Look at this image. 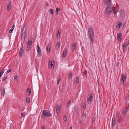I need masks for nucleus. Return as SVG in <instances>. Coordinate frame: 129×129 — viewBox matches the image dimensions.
I'll return each mask as SVG.
<instances>
[{
  "mask_svg": "<svg viewBox=\"0 0 129 129\" xmlns=\"http://www.w3.org/2000/svg\"><path fill=\"white\" fill-rule=\"evenodd\" d=\"M113 13H114V15H115L117 13V12L116 10L115 9H113Z\"/></svg>",
  "mask_w": 129,
  "mask_h": 129,
  "instance_id": "2f4dec72",
  "label": "nucleus"
},
{
  "mask_svg": "<svg viewBox=\"0 0 129 129\" xmlns=\"http://www.w3.org/2000/svg\"><path fill=\"white\" fill-rule=\"evenodd\" d=\"M56 112L57 113H59L60 111V106L59 105H58L57 106H56Z\"/></svg>",
  "mask_w": 129,
  "mask_h": 129,
  "instance_id": "9b49d317",
  "label": "nucleus"
},
{
  "mask_svg": "<svg viewBox=\"0 0 129 129\" xmlns=\"http://www.w3.org/2000/svg\"><path fill=\"white\" fill-rule=\"evenodd\" d=\"M13 29H11L10 30H9V31L8 33H11L12 32L13 30Z\"/></svg>",
  "mask_w": 129,
  "mask_h": 129,
  "instance_id": "ea45409f",
  "label": "nucleus"
},
{
  "mask_svg": "<svg viewBox=\"0 0 129 129\" xmlns=\"http://www.w3.org/2000/svg\"><path fill=\"white\" fill-rule=\"evenodd\" d=\"M15 27V25H13V26H12V27H11V28L14 29V28Z\"/></svg>",
  "mask_w": 129,
  "mask_h": 129,
  "instance_id": "8fccbe9b",
  "label": "nucleus"
},
{
  "mask_svg": "<svg viewBox=\"0 0 129 129\" xmlns=\"http://www.w3.org/2000/svg\"><path fill=\"white\" fill-rule=\"evenodd\" d=\"M127 44L125 43H124L122 44V49H124V48H127Z\"/></svg>",
  "mask_w": 129,
  "mask_h": 129,
  "instance_id": "aec40b11",
  "label": "nucleus"
},
{
  "mask_svg": "<svg viewBox=\"0 0 129 129\" xmlns=\"http://www.w3.org/2000/svg\"><path fill=\"white\" fill-rule=\"evenodd\" d=\"M121 12H123V13H124V11L123 10H121Z\"/></svg>",
  "mask_w": 129,
  "mask_h": 129,
  "instance_id": "864d4df0",
  "label": "nucleus"
},
{
  "mask_svg": "<svg viewBox=\"0 0 129 129\" xmlns=\"http://www.w3.org/2000/svg\"><path fill=\"white\" fill-rule=\"evenodd\" d=\"M122 36V34L121 33H119L117 34V37L118 41H120V42L121 41V40L120 39Z\"/></svg>",
  "mask_w": 129,
  "mask_h": 129,
  "instance_id": "1a4fd4ad",
  "label": "nucleus"
},
{
  "mask_svg": "<svg viewBox=\"0 0 129 129\" xmlns=\"http://www.w3.org/2000/svg\"><path fill=\"white\" fill-rule=\"evenodd\" d=\"M47 6H48V4H47Z\"/></svg>",
  "mask_w": 129,
  "mask_h": 129,
  "instance_id": "0e129e2a",
  "label": "nucleus"
},
{
  "mask_svg": "<svg viewBox=\"0 0 129 129\" xmlns=\"http://www.w3.org/2000/svg\"><path fill=\"white\" fill-rule=\"evenodd\" d=\"M27 48L28 50V51H29L31 50V45H28L27 44Z\"/></svg>",
  "mask_w": 129,
  "mask_h": 129,
  "instance_id": "412c9836",
  "label": "nucleus"
},
{
  "mask_svg": "<svg viewBox=\"0 0 129 129\" xmlns=\"http://www.w3.org/2000/svg\"><path fill=\"white\" fill-rule=\"evenodd\" d=\"M128 45H129V43H128V44H127V46H128Z\"/></svg>",
  "mask_w": 129,
  "mask_h": 129,
  "instance_id": "052dcab7",
  "label": "nucleus"
},
{
  "mask_svg": "<svg viewBox=\"0 0 129 129\" xmlns=\"http://www.w3.org/2000/svg\"><path fill=\"white\" fill-rule=\"evenodd\" d=\"M53 62L52 61V60H50L49 62V64L50 65V64L53 63Z\"/></svg>",
  "mask_w": 129,
  "mask_h": 129,
  "instance_id": "c03bdc74",
  "label": "nucleus"
},
{
  "mask_svg": "<svg viewBox=\"0 0 129 129\" xmlns=\"http://www.w3.org/2000/svg\"><path fill=\"white\" fill-rule=\"evenodd\" d=\"M86 106V103L85 102H84L83 104V109H85V108Z\"/></svg>",
  "mask_w": 129,
  "mask_h": 129,
  "instance_id": "a878e982",
  "label": "nucleus"
},
{
  "mask_svg": "<svg viewBox=\"0 0 129 129\" xmlns=\"http://www.w3.org/2000/svg\"><path fill=\"white\" fill-rule=\"evenodd\" d=\"M107 68V67L106 66V68Z\"/></svg>",
  "mask_w": 129,
  "mask_h": 129,
  "instance_id": "338daca9",
  "label": "nucleus"
},
{
  "mask_svg": "<svg viewBox=\"0 0 129 129\" xmlns=\"http://www.w3.org/2000/svg\"><path fill=\"white\" fill-rule=\"evenodd\" d=\"M126 76L125 74L123 73L121 75V79L120 80V83L122 85L123 84L124 82L126 81Z\"/></svg>",
  "mask_w": 129,
  "mask_h": 129,
  "instance_id": "20e7f679",
  "label": "nucleus"
},
{
  "mask_svg": "<svg viewBox=\"0 0 129 129\" xmlns=\"http://www.w3.org/2000/svg\"><path fill=\"white\" fill-rule=\"evenodd\" d=\"M23 45L22 44L21 47L20 48V50L19 52V56L22 57L24 54V51L23 49Z\"/></svg>",
  "mask_w": 129,
  "mask_h": 129,
  "instance_id": "423d86ee",
  "label": "nucleus"
},
{
  "mask_svg": "<svg viewBox=\"0 0 129 129\" xmlns=\"http://www.w3.org/2000/svg\"><path fill=\"white\" fill-rule=\"evenodd\" d=\"M57 36H58V34H57Z\"/></svg>",
  "mask_w": 129,
  "mask_h": 129,
  "instance_id": "774afa93",
  "label": "nucleus"
},
{
  "mask_svg": "<svg viewBox=\"0 0 129 129\" xmlns=\"http://www.w3.org/2000/svg\"><path fill=\"white\" fill-rule=\"evenodd\" d=\"M64 121L66 122L67 120V118L66 116H64L63 117Z\"/></svg>",
  "mask_w": 129,
  "mask_h": 129,
  "instance_id": "7c9ffc66",
  "label": "nucleus"
},
{
  "mask_svg": "<svg viewBox=\"0 0 129 129\" xmlns=\"http://www.w3.org/2000/svg\"><path fill=\"white\" fill-rule=\"evenodd\" d=\"M118 62H117V63H116V65L117 66H118Z\"/></svg>",
  "mask_w": 129,
  "mask_h": 129,
  "instance_id": "5fc2aeb1",
  "label": "nucleus"
},
{
  "mask_svg": "<svg viewBox=\"0 0 129 129\" xmlns=\"http://www.w3.org/2000/svg\"><path fill=\"white\" fill-rule=\"evenodd\" d=\"M123 50V53L125 54V51L127 50V49L124 48V49H122Z\"/></svg>",
  "mask_w": 129,
  "mask_h": 129,
  "instance_id": "58836bf2",
  "label": "nucleus"
},
{
  "mask_svg": "<svg viewBox=\"0 0 129 129\" xmlns=\"http://www.w3.org/2000/svg\"><path fill=\"white\" fill-rule=\"evenodd\" d=\"M126 22H125V23H124L123 24V27L124 28H125L126 26Z\"/></svg>",
  "mask_w": 129,
  "mask_h": 129,
  "instance_id": "de8ad7c7",
  "label": "nucleus"
},
{
  "mask_svg": "<svg viewBox=\"0 0 129 129\" xmlns=\"http://www.w3.org/2000/svg\"><path fill=\"white\" fill-rule=\"evenodd\" d=\"M128 53H129V46H128Z\"/></svg>",
  "mask_w": 129,
  "mask_h": 129,
  "instance_id": "680f3d73",
  "label": "nucleus"
},
{
  "mask_svg": "<svg viewBox=\"0 0 129 129\" xmlns=\"http://www.w3.org/2000/svg\"><path fill=\"white\" fill-rule=\"evenodd\" d=\"M61 80V79L60 78H59L58 80L57 81V84L58 85L59 84V82Z\"/></svg>",
  "mask_w": 129,
  "mask_h": 129,
  "instance_id": "4c0bfd02",
  "label": "nucleus"
},
{
  "mask_svg": "<svg viewBox=\"0 0 129 129\" xmlns=\"http://www.w3.org/2000/svg\"><path fill=\"white\" fill-rule=\"evenodd\" d=\"M37 53H38L40 57L42 56V52L39 44L37 45Z\"/></svg>",
  "mask_w": 129,
  "mask_h": 129,
  "instance_id": "39448f33",
  "label": "nucleus"
},
{
  "mask_svg": "<svg viewBox=\"0 0 129 129\" xmlns=\"http://www.w3.org/2000/svg\"><path fill=\"white\" fill-rule=\"evenodd\" d=\"M71 101L70 100L68 101L67 103V107H69L71 105Z\"/></svg>",
  "mask_w": 129,
  "mask_h": 129,
  "instance_id": "4be33fe9",
  "label": "nucleus"
},
{
  "mask_svg": "<svg viewBox=\"0 0 129 129\" xmlns=\"http://www.w3.org/2000/svg\"><path fill=\"white\" fill-rule=\"evenodd\" d=\"M5 89L4 88L1 90V94L2 96H4L5 94Z\"/></svg>",
  "mask_w": 129,
  "mask_h": 129,
  "instance_id": "2eb2a0df",
  "label": "nucleus"
},
{
  "mask_svg": "<svg viewBox=\"0 0 129 129\" xmlns=\"http://www.w3.org/2000/svg\"><path fill=\"white\" fill-rule=\"evenodd\" d=\"M88 36L90 40L91 43L92 44L93 42H94V38L93 31L92 27H89L88 29Z\"/></svg>",
  "mask_w": 129,
  "mask_h": 129,
  "instance_id": "f03ea898",
  "label": "nucleus"
},
{
  "mask_svg": "<svg viewBox=\"0 0 129 129\" xmlns=\"http://www.w3.org/2000/svg\"><path fill=\"white\" fill-rule=\"evenodd\" d=\"M104 3L108 7L106 8L104 13L106 15L110 14L113 8V6L112 4L111 0H105Z\"/></svg>",
  "mask_w": 129,
  "mask_h": 129,
  "instance_id": "f257e3e1",
  "label": "nucleus"
},
{
  "mask_svg": "<svg viewBox=\"0 0 129 129\" xmlns=\"http://www.w3.org/2000/svg\"><path fill=\"white\" fill-rule=\"evenodd\" d=\"M58 34H59V36H60V32H59L58 30Z\"/></svg>",
  "mask_w": 129,
  "mask_h": 129,
  "instance_id": "3c124183",
  "label": "nucleus"
},
{
  "mask_svg": "<svg viewBox=\"0 0 129 129\" xmlns=\"http://www.w3.org/2000/svg\"><path fill=\"white\" fill-rule=\"evenodd\" d=\"M24 35L23 34H22L21 37V40H23V42H24L25 40L26 33H24Z\"/></svg>",
  "mask_w": 129,
  "mask_h": 129,
  "instance_id": "ddd939ff",
  "label": "nucleus"
},
{
  "mask_svg": "<svg viewBox=\"0 0 129 129\" xmlns=\"http://www.w3.org/2000/svg\"><path fill=\"white\" fill-rule=\"evenodd\" d=\"M46 51L47 52H50V46H49V44L47 45V46Z\"/></svg>",
  "mask_w": 129,
  "mask_h": 129,
  "instance_id": "f3484780",
  "label": "nucleus"
},
{
  "mask_svg": "<svg viewBox=\"0 0 129 129\" xmlns=\"http://www.w3.org/2000/svg\"><path fill=\"white\" fill-rule=\"evenodd\" d=\"M32 43V41L31 40V41H28L27 42V44H28V45H31Z\"/></svg>",
  "mask_w": 129,
  "mask_h": 129,
  "instance_id": "f704fd0d",
  "label": "nucleus"
},
{
  "mask_svg": "<svg viewBox=\"0 0 129 129\" xmlns=\"http://www.w3.org/2000/svg\"><path fill=\"white\" fill-rule=\"evenodd\" d=\"M87 70H85L83 72V75H85L87 74Z\"/></svg>",
  "mask_w": 129,
  "mask_h": 129,
  "instance_id": "473e14b6",
  "label": "nucleus"
},
{
  "mask_svg": "<svg viewBox=\"0 0 129 129\" xmlns=\"http://www.w3.org/2000/svg\"><path fill=\"white\" fill-rule=\"evenodd\" d=\"M118 122H119V123H120L122 121L119 119V118L118 120Z\"/></svg>",
  "mask_w": 129,
  "mask_h": 129,
  "instance_id": "49530a36",
  "label": "nucleus"
},
{
  "mask_svg": "<svg viewBox=\"0 0 129 129\" xmlns=\"http://www.w3.org/2000/svg\"><path fill=\"white\" fill-rule=\"evenodd\" d=\"M79 123L80 124H81L82 123V122L81 121H80V122H79Z\"/></svg>",
  "mask_w": 129,
  "mask_h": 129,
  "instance_id": "13d9d810",
  "label": "nucleus"
},
{
  "mask_svg": "<svg viewBox=\"0 0 129 129\" xmlns=\"http://www.w3.org/2000/svg\"><path fill=\"white\" fill-rule=\"evenodd\" d=\"M27 92L29 93H30L31 92V90L30 88H27Z\"/></svg>",
  "mask_w": 129,
  "mask_h": 129,
  "instance_id": "e433bc0d",
  "label": "nucleus"
},
{
  "mask_svg": "<svg viewBox=\"0 0 129 129\" xmlns=\"http://www.w3.org/2000/svg\"><path fill=\"white\" fill-rule=\"evenodd\" d=\"M50 14L53 15L54 14V11L52 9H50L49 10Z\"/></svg>",
  "mask_w": 129,
  "mask_h": 129,
  "instance_id": "b1692460",
  "label": "nucleus"
},
{
  "mask_svg": "<svg viewBox=\"0 0 129 129\" xmlns=\"http://www.w3.org/2000/svg\"><path fill=\"white\" fill-rule=\"evenodd\" d=\"M76 82L77 84H78L79 82V77H76Z\"/></svg>",
  "mask_w": 129,
  "mask_h": 129,
  "instance_id": "cd10ccee",
  "label": "nucleus"
},
{
  "mask_svg": "<svg viewBox=\"0 0 129 129\" xmlns=\"http://www.w3.org/2000/svg\"><path fill=\"white\" fill-rule=\"evenodd\" d=\"M127 98H128V99H129V95H128V96L127 97Z\"/></svg>",
  "mask_w": 129,
  "mask_h": 129,
  "instance_id": "e2e57ef3",
  "label": "nucleus"
},
{
  "mask_svg": "<svg viewBox=\"0 0 129 129\" xmlns=\"http://www.w3.org/2000/svg\"><path fill=\"white\" fill-rule=\"evenodd\" d=\"M75 108H76V105H75Z\"/></svg>",
  "mask_w": 129,
  "mask_h": 129,
  "instance_id": "69168bd1",
  "label": "nucleus"
},
{
  "mask_svg": "<svg viewBox=\"0 0 129 129\" xmlns=\"http://www.w3.org/2000/svg\"><path fill=\"white\" fill-rule=\"evenodd\" d=\"M67 49H65L63 50V57H65L66 56Z\"/></svg>",
  "mask_w": 129,
  "mask_h": 129,
  "instance_id": "dca6fc26",
  "label": "nucleus"
},
{
  "mask_svg": "<svg viewBox=\"0 0 129 129\" xmlns=\"http://www.w3.org/2000/svg\"><path fill=\"white\" fill-rule=\"evenodd\" d=\"M85 115H86V114L84 113H83V116H85Z\"/></svg>",
  "mask_w": 129,
  "mask_h": 129,
  "instance_id": "603ef678",
  "label": "nucleus"
},
{
  "mask_svg": "<svg viewBox=\"0 0 129 129\" xmlns=\"http://www.w3.org/2000/svg\"><path fill=\"white\" fill-rule=\"evenodd\" d=\"M26 101L27 103H28L30 102V99L28 98H27L26 99Z\"/></svg>",
  "mask_w": 129,
  "mask_h": 129,
  "instance_id": "c9c22d12",
  "label": "nucleus"
},
{
  "mask_svg": "<svg viewBox=\"0 0 129 129\" xmlns=\"http://www.w3.org/2000/svg\"><path fill=\"white\" fill-rule=\"evenodd\" d=\"M95 118L94 117H93L91 120V123L92 124L93 123V122H95Z\"/></svg>",
  "mask_w": 129,
  "mask_h": 129,
  "instance_id": "c756f323",
  "label": "nucleus"
},
{
  "mask_svg": "<svg viewBox=\"0 0 129 129\" xmlns=\"http://www.w3.org/2000/svg\"><path fill=\"white\" fill-rule=\"evenodd\" d=\"M42 129H46L45 127H43Z\"/></svg>",
  "mask_w": 129,
  "mask_h": 129,
  "instance_id": "4d7b16f0",
  "label": "nucleus"
},
{
  "mask_svg": "<svg viewBox=\"0 0 129 129\" xmlns=\"http://www.w3.org/2000/svg\"><path fill=\"white\" fill-rule=\"evenodd\" d=\"M11 71H12V70L11 69L9 70H7V72L8 73H9L10 72H11Z\"/></svg>",
  "mask_w": 129,
  "mask_h": 129,
  "instance_id": "a18cd8bd",
  "label": "nucleus"
},
{
  "mask_svg": "<svg viewBox=\"0 0 129 129\" xmlns=\"http://www.w3.org/2000/svg\"><path fill=\"white\" fill-rule=\"evenodd\" d=\"M77 45V43H74L72 47V51H74L75 49V48Z\"/></svg>",
  "mask_w": 129,
  "mask_h": 129,
  "instance_id": "4468645a",
  "label": "nucleus"
},
{
  "mask_svg": "<svg viewBox=\"0 0 129 129\" xmlns=\"http://www.w3.org/2000/svg\"><path fill=\"white\" fill-rule=\"evenodd\" d=\"M115 116L114 117H113L112 120V127H114L116 124V122L115 121Z\"/></svg>",
  "mask_w": 129,
  "mask_h": 129,
  "instance_id": "6e6552de",
  "label": "nucleus"
},
{
  "mask_svg": "<svg viewBox=\"0 0 129 129\" xmlns=\"http://www.w3.org/2000/svg\"><path fill=\"white\" fill-rule=\"evenodd\" d=\"M119 116L118 114V112H117L116 114V117H118Z\"/></svg>",
  "mask_w": 129,
  "mask_h": 129,
  "instance_id": "09e8293b",
  "label": "nucleus"
},
{
  "mask_svg": "<svg viewBox=\"0 0 129 129\" xmlns=\"http://www.w3.org/2000/svg\"><path fill=\"white\" fill-rule=\"evenodd\" d=\"M69 129H72V126H71L70 127Z\"/></svg>",
  "mask_w": 129,
  "mask_h": 129,
  "instance_id": "6e6d98bb",
  "label": "nucleus"
},
{
  "mask_svg": "<svg viewBox=\"0 0 129 129\" xmlns=\"http://www.w3.org/2000/svg\"><path fill=\"white\" fill-rule=\"evenodd\" d=\"M25 114L23 113H21V115L22 117H23L24 116Z\"/></svg>",
  "mask_w": 129,
  "mask_h": 129,
  "instance_id": "37998d69",
  "label": "nucleus"
},
{
  "mask_svg": "<svg viewBox=\"0 0 129 129\" xmlns=\"http://www.w3.org/2000/svg\"><path fill=\"white\" fill-rule=\"evenodd\" d=\"M11 1H9L8 4V6L7 8V10H9L11 9Z\"/></svg>",
  "mask_w": 129,
  "mask_h": 129,
  "instance_id": "f8f14e48",
  "label": "nucleus"
},
{
  "mask_svg": "<svg viewBox=\"0 0 129 129\" xmlns=\"http://www.w3.org/2000/svg\"><path fill=\"white\" fill-rule=\"evenodd\" d=\"M125 117V116L121 115L120 116L119 119L122 121L121 123L123 124V123L124 122V119Z\"/></svg>",
  "mask_w": 129,
  "mask_h": 129,
  "instance_id": "9d476101",
  "label": "nucleus"
},
{
  "mask_svg": "<svg viewBox=\"0 0 129 129\" xmlns=\"http://www.w3.org/2000/svg\"><path fill=\"white\" fill-rule=\"evenodd\" d=\"M18 76L17 75H15L14 77V79L15 80H17V79Z\"/></svg>",
  "mask_w": 129,
  "mask_h": 129,
  "instance_id": "a19ab883",
  "label": "nucleus"
},
{
  "mask_svg": "<svg viewBox=\"0 0 129 129\" xmlns=\"http://www.w3.org/2000/svg\"><path fill=\"white\" fill-rule=\"evenodd\" d=\"M122 22L120 21V22L118 24V29L120 28V27L122 25ZM116 27H118L117 26V25H116Z\"/></svg>",
  "mask_w": 129,
  "mask_h": 129,
  "instance_id": "5701e85b",
  "label": "nucleus"
},
{
  "mask_svg": "<svg viewBox=\"0 0 129 129\" xmlns=\"http://www.w3.org/2000/svg\"><path fill=\"white\" fill-rule=\"evenodd\" d=\"M128 31L127 30V31H126V33L127 34L128 33Z\"/></svg>",
  "mask_w": 129,
  "mask_h": 129,
  "instance_id": "bf43d9fd",
  "label": "nucleus"
},
{
  "mask_svg": "<svg viewBox=\"0 0 129 129\" xmlns=\"http://www.w3.org/2000/svg\"><path fill=\"white\" fill-rule=\"evenodd\" d=\"M7 78H8V76H7L6 77L3 78V79L2 81H5L7 79Z\"/></svg>",
  "mask_w": 129,
  "mask_h": 129,
  "instance_id": "72a5a7b5",
  "label": "nucleus"
},
{
  "mask_svg": "<svg viewBox=\"0 0 129 129\" xmlns=\"http://www.w3.org/2000/svg\"><path fill=\"white\" fill-rule=\"evenodd\" d=\"M89 98H88L87 101L88 103H89V101H90V103H91L92 102V100L93 98V94L92 93H89Z\"/></svg>",
  "mask_w": 129,
  "mask_h": 129,
  "instance_id": "0eeeda50",
  "label": "nucleus"
},
{
  "mask_svg": "<svg viewBox=\"0 0 129 129\" xmlns=\"http://www.w3.org/2000/svg\"><path fill=\"white\" fill-rule=\"evenodd\" d=\"M127 112V108H125V109L123 111L122 113L123 115H126Z\"/></svg>",
  "mask_w": 129,
  "mask_h": 129,
  "instance_id": "6ab92c4d",
  "label": "nucleus"
},
{
  "mask_svg": "<svg viewBox=\"0 0 129 129\" xmlns=\"http://www.w3.org/2000/svg\"><path fill=\"white\" fill-rule=\"evenodd\" d=\"M60 10V9L58 8H56V14L58 15V11H59Z\"/></svg>",
  "mask_w": 129,
  "mask_h": 129,
  "instance_id": "393cba45",
  "label": "nucleus"
},
{
  "mask_svg": "<svg viewBox=\"0 0 129 129\" xmlns=\"http://www.w3.org/2000/svg\"><path fill=\"white\" fill-rule=\"evenodd\" d=\"M26 27L25 25H24L22 28V31H24L23 34L25 33V32L26 31Z\"/></svg>",
  "mask_w": 129,
  "mask_h": 129,
  "instance_id": "bb28decb",
  "label": "nucleus"
},
{
  "mask_svg": "<svg viewBox=\"0 0 129 129\" xmlns=\"http://www.w3.org/2000/svg\"><path fill=\"white\" fill-rule=\"evenodd\" d=\"M72 73L71 72L69 74V76H68V78H71L72 77Z\"/></svg>",
  "mask_w": 129,
  "mask_h": 129,
  "instance_id": "c85d7f7f",
  "label": "nucleus"
},
{
  "mask_svg": "<svg viewBox=\"0 0 129 129\" xmlns=\"http://www.w3.org/2000/svg\"><path fill=\"white\" fill-rule=\"evenodd\" d=\"M53 63H51V64H50V65H51V68H52L53 67V66L54 67V65H53V64H54V61H53Z\"/></svg>",
  "mask_w": 129,
  "mask_h": 129,
  "instance_id": "79ce46f5",
  "label": "nucleus"
},
{
  "mask_svg": "<svg viewBox=\"0 0 129 129\" xmlns=\"http://www.w3.org/2000/svg\"><path fill=\"white\" fill-rule=\"evenodd\" d=\"M42 114L46 117H48L50 116H52L51 113H50V111L48 110H43V111Z\"/></svg>",
  "mask_w": 129,
  "mask_h": 129,
  "instance_id": "7ed1b4c3",
  "label": "nucleus"
},
{
  "mask_svg": "<svg viewBox=\"0 0 129 129\" xmlns=\"http://www.w3.org/2000/svg\"><path fill=\"white\" fill-rule=\"evenodd\" d=\"M60 48V42H58L56 46V48L57 50Z\"/></svg>",
  "mask_w": 129,
  "mask_h": 129,
  "instance_id": "a211bd4d",
  "label": "nucleus"
}]
</instances>
